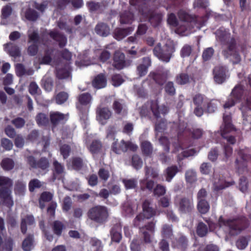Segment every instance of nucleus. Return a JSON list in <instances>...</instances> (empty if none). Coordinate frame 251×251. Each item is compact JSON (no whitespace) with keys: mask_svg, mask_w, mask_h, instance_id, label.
<instances>
[{"mask_svg":"<svg viewBox=\"0 0 251 251\" xmlns=\"http://www.w3.org/2000/svg\"><path fill=\"white\" fill-rule=\"evenodd\" d=\"M154 196L160 197L165 195L166 192V188L164 186L160 184L156 185L152 190Z\"/></svg>","mask_w":251,"mask_h":251,"instance_id":"nucleus-59","label":"nucleus"},{"mask_svg":"<svg viewBox=\"0 0 251 251\" xmlns=\"http://www.w3.org/2000/svg\"><path fill=\"white\" fill-rule=\"evenodd\" d=\"M53 170L52 179L54 181L56 179H60L61 175L64 172V168L63 165L56 160L53 162Z\"/></svg>","mask_w":251,"mask_h":251,"instance_id":"nucleus-33","label":"nucleus"},{"mask_svg":"<svg viewBox=\"0 0 251 251\" xmlns=\"http://www.w3.org/2000/svg\"><path fill=\"white\" fill-rule=\"evenodd\" d=\"M112 108L115 114L120 115H125L127 113L126 105L123 100H117L114 101Z\"/></svg>","mask_w":251,"mask_h":251,"instance_id":"nucleus-25","label":"nucleus"},{"mask_svg":"<svg viewBox=\"0 0 251 251\" xmlns=\"http://www.w3.org/2000/svg\"><path fill=\"white\" fill-rule=\"evenodd\" d=\"M106 137L108 140L113 141L116 139V135L117 133V131L115 126L110 125L108 126L106 130Z\"/></svg>","mask_w":251,"mask_h":251,"instance_id":"nucleus-49","label":"nucleus"},{"mask_svg":"<svg viewBox=\"0 0 251 251\" xmlns=\"http://www.w3.org/2000/svg\"><path fill=\"white\" fill-rule=\"evenodd\" d=\"M51 228L53 233L57 237H60L63 230L66 229V226L62 222L59 220H55L51 224Z\"/></svg>","mask_w":251,"mask_h":251,"instance_id":"nucleus-32","label":"nucleus"},{"mask_svg":"<svg viewBox=\"0 0 251 251\" xmlns=\"http://www.w3.org/2000/svg\"><path fill=\"white\" fill-rule=\"evenodd\" d=\"M134 21V14L129 10H125L120 14V22L122 25H130Z\"/></svg>","mask_w":251,"mask_h":251,"instance_id":"nucleus-29","label":"nucleus"},{"mask_svg":"<svg viewBox=\"0 0 251 251\" xmlns=\"http://www.w3.org/2000/svg\"><path fill=\"white\" fill-rule=\"evenodd\" d=\"M148 0H129L131 6H134L136 10L148 19V21L153 27L159 26L162 22L163 14L155 10L147 9Z\"/></svg>","mask_w":251,"mask_h":251,"instance_id":"nucleus-4","label":"nucleus"},{"mask_svg":"<svg viewBox=\"0 0 251 251\" xmlns=\"http://www.w3.org/2000/svg\"><path fill=\"white\" fill-rule=\"evenodd\" d=\"M216 36L223 48L222 54L224 57L226 59L232 57L233 64L240 63L241 57L238 50L237 40L229 30L220 28L217 30Z\"/></svg>","mask_w":251,"mask_h":251,"instance_id":"nucleus-3","label":"nucleus"},{"mask_svg":"<svg viewBox=\"0 0 251 251\" xmlns=\"http://www.w3.org/2000/svg\"><path fill=\"white\" fill-rule=\"evenodd\" d=\"M177 16L181 22L197 25L199 23V16L196 15L189 14L186 11L180 9L177 12Z\"/></svg>","mask_w":251,"mask_h":251,"instance_id":"nucleus-17","label":"nucleus"},{"mask_svg":"<svg viewBox=\"0 0 251 251\" xmlns=\"http://www.w3.org/2000/svg\"><path fill=\"white\" fill-rule=\"evenodd\" d=\"M122 182L126 190L134 189L137 186V181L134 179H123Z\"/></svg>","mask_w":251,"mask_h":251,"instance_id":"nucleus-63","label":"nucleus"},{"mask_svg":"<svg viewBox=\"0 0 251 251\" xmlns=\"http://www.w3.org/2000/svg\"><path fill=\"white\" fill-rule=\"evenodd\" d=\"M208 227L207 226L202 222H199L196 229L197 235L201 237H203L208 233Z\"/></svg>","mask_w":251,"mask_h":251,"instance_id":"nucleus-45","label":"nucleus"},{"mask_svg":"<svg viewBox=\"0 0 251 251\" xmlns=\"http://www.w3.org/2000/svg\"><path fill=\"white\" fill-rule=\"evenodd\" d=\"M148 106H150V109L156 120L160 118L161 114L164 116L169 112L167 106L165 105L160 106L157 100H151L147 103L144 104L141 108L140 113L142 116L146 117L150 114V110L148 108Z\"/></svg>","mask_w":251,"mask_h":251,"instance_id":"nucleus-7","label":"nucleus"},{"mask_svg":"<svg viewBox=\"0 0 251 251\" xmlns=\"http://www.w3.org/2000/svg\"><path fill=\"white\" fill-rule=\"evenodd\" d=\"M176 50L174 44L172 42H167L163 46L157 44L153 50V54L160 60L168 63Z\"/></svg>","mask_w":251,"mask_h":251,"instance_id":"nucleus-8","label":"nucleus"},{"mask_svg":"<svg viewBox=\"0 0 251 251\" xmlns=\"http://www.w3.org/2000/svg\"><path fill=\"white\" fill-rule=\"evenodd\" d=\"M232 184V182H227L223 180V179L219 178L217 181L216 178H215L213 186L214 190L218 191L231 185Z\"/></svg>","mask_w":251,"mask_h":251,"instance_id":"nucleus-40","label":"nucleus"},{"mask_svg":"<svg viewBox=\"0 0 251 251\" xmlns=\"http://www.w3.org/2000/svg\"><path fill=\"white\" fill-rule=\"evenodd\" d=\"M134 30L132 26L126 28H119L116 29L114 32V37L117 40L120 41L130 34Z\"/></svg>","mask_w":251,"mask_h":251,"instance_id":"nucleus-28","label":"nucleus"},{"mask_svg":"<svg viewBox=\"0 0 251 251\" xmlns=\"http://www.w3.org/2000/svg\"><path fill=\"white\" fill-rule=\"evenodd\" d=\"M25 184L22 180H17L15 182L14 191L16 194L23 195L25 190Z\"/></svg>","mask_w":251,"mask_h":251,"instance_id":"nucleus-48","label":"nucleus"},{"mask_svg":"<svg viewBox=\"0 0 251 251\" xmlns=\"http://www.w3.org/2000/svg\"><path fill=\"white\" fill-rule=\"evenodd\" d=\"M167 126V120L164 118L161 119L156 123L155 129L158 132H162L166 129Z\"/></svg>","mask_w":251,"mask_h":251,"instance_id":"nucleus-57","label":"nucleus"},{"mask_svg":"<svg viewBox=\"0 0 251 251\" xmlns=\"http://www.w3.org/2000/svg\"><path fill=\"white\" fill-rule=\"evenodd\" d=\"M238 155L241 158V160L236 159L235 161L236 167L239 174H242L245 171L247 170V160L248 158L247 155L243 153V151L240 150L238 152Z\"/></svg>","mask_w":251,"mask_h":251,"instance_id":"nucleus-21","label":"nucleus"},{"mask_svg":"<svg viewBox=\"0 0 251 251\" xmlns=\"http://www.w3.org/2000/svg\"><path fill=\"white\" fill-rule=\"evenodd\" d=\"M152 79L159 86H163L170 76V71L166 69H160L156 72L150 73Z\"/></svg>","mask_w":251,"mask_h":251,"instance_id":"nucleus-16","label":"nucleus"},{"mask_svg":"<svg viewBox=\"0 0 251 251\" xmlns=\"http://www.w3.org/2000/svg\"><path fill=\"white\" fill-rule=\"evenodd\" d=\"M178 209L180 213L190 214L194 210L193 200L188 197H182L178 202Z\"/></svg>","mask_w":251,"mask_h":251,"instance_id":"nucleus-14","label":"nucleus"},{"mask_svg":"<svg viewBox=\"0 0 251 251\" xmlns=\"http://www.w3.org/2000/svg\"><path fill=\"white\" fill-rule=\"evenodd\" d=\"M36 121L39 126H47L49 123V118L44 113H40L36 116Z\"/></svg>","mask_w":251,"mask_h":251,"instance_id":"nucleus-51","label":"nucleus"},{"mask_svg":"<svg viewBox=\"0 0 251 251\" xmlns=\"http://www.w3.org/2000/svg\"><path fill=\"white\" fill-rule=\"evenodd\" d=\"M4 47L10 56L15 58L21 56V50L19 47L15 44L9 42L4 44Z\"/></svg>","mask_w":251,"mask_h":251,"instance_id":"nucleus-26","label":"nucleus"},{"mask_svg":"<svg viewBox=\"0 0 251 251\" xmlns=\"http://www.w3.org/2000/svg\"><path fill=\"white\" fill-rule=\"evenodd\" d=\"M178 167L176 165H173L168 167L166 169V180L168 182H170L173 178L178 172Z\"/></svg>","mask_w":251,"mask_h":251,"instance_id":"nucleus-44","label":"nucleus"},{"mask_svg":"<svg viewBox=\"0 0 251 251\" xmlns=\"http://www.w3.org/2000/svg\"><path fill=\"white\" fill-rule=\"evenodd\" d=\"M34 235L28 234L22 242V247L24 251H31L34 248Z\"/></svg>","mask_w":251,"mask_h":251,"instance_id":"nucleus-31","label":"nucleus"},{"mask_svg":"<svg viewBox=\"0 0 251 251\" xmlns=\"http://www.w3.org/2000/svg\"><path fill=\"white\" fill-rule=\"evenodd\" d=\"M197 208L199 212L204 214L209 211L210 205L206 200H201V201H198Z\"/></svg>","mask_w":251,"mask_h":251,"instance_id":"nucleus-43","label":"nucleus"},{"mask_svg":"<svg viewBox=\"0 0 251 251\" xmlns=\"http://www.w3.org/2000/svg\"><path fill=\"white\" fill-rule=\"evenodd\" d=\"M213 74L214 81L219 84L224 83L229 76L227 68L221 65L215 67Z\"/></svg>","mask_w":251,"mask_h":251,"instance_id":"nucleus-13","label":"nucleus"},{"mask_svg":"<svg viewBox=\"0 0 251 251\" xmlns=\"http://www.w3.org/2000/svg\"><path fill=\"white\" fill-rule=\"evenodd\" d=\"M188 239L183 235L180 236L176 240L175 246L182 251H184L188 246Z\"/></svg>","mask_w":251,"mask_h":251,"instance_id":"nucleus-42","label":"nucleus"},{"mask_svg":"<svg viewBox=\"0 0 251 251\" xmlns=\"http://www.w3.org/2000/svg\"><path fill=\"white\" fill-rule=\"evenodd\" d=\"M98 174L100 179L104 182L108 180L110 176L109 171L104 168H100L98 172Z\"/></svg>","mask_w":251,"mask_h":251,"instance_id":"nucleus-58","label":"nucleus"},{"mask_svg":"<svg viewBox=\"0 0 251 251\" xmlns=\"http://www.w3.org/2000/svg\"><path fill=\"white\" fill-rule=\"evenodd\" d=\"M11 187H2L0 188V198L3 201L5 205L11 208L14 204L13 201L11 196Z\"/></svg>","mask_w":251,"mask_h":251,"instance_id":"nucleus-20","label":"nucleus"},{"mask_svg":"<svg viewBox=\"0 0 251 251\" xmlns=\"http://www.w3.org/2000/svg\"><path fill=\"white\" fill-rule=\"evenodd\" d=\"M143 213L137 215L133 220V225L135 227H139V233L142 236L144 242L150 244L152 242V236L155 232V222L151 221L144 226H141L145 219H149L156 215V210L151 206V202L145 200L142 203Z\"/></svg>","mask_w":251,"mask_h":251,"instance_id":"nucleus-2","label":"nucleus"},{"mask_svg":"<svg viewBox=\"0 0 251 251\" xmlns=\"http://www.w3.org/2000/svg\"><path fill=\"white\" fill-rule=\"evenodd\" d=\"M1 165L3 170L9 171L14 168V162L12 159L9 158H6L2 160Z\"/></svg>","mask_w":251,"mask_h":251,"instance_id":"nucleus-53","label":"nucleus"},{"mask_svg":"<svg viewBox=\"0 0 251 251\" xmlns=\"http://www.w3.org/2000/svg\"><path fill=\"white\" fill-rule=\"evenodd\" d=\"M141 149L143 155L146 157H150L153 152L152 145L148 141H144L142 142Z\"/></svg>","mask_w":251,"mask_h":251,"instance_id":"nucleus-36","label":"nucleus"},{"mask_svg":"<svg viewBox=\"0 0 251 251\" xmlns=\"http://www.w3.org/2000/svg\"><path fill=\"white\" fill-rule=\"evenodd\" d=\"M102 147V144L100 140H94L89 146L88 150L92 154H98L101 151Z\"/></svg>","mask_w":251,"mask_h":251,"instance_id":"nucleus-38","label":"nucleus"},{"mask_svg":"<svg viewBox=\"0 0 251 251\" xmlns=\"http://www.w3.org/2000/svg\"><path fill=\"white\" fill-rule=\"evenodd\" d=\"M77 100V102H76L77 109L82 113L88 112L92 100L91 94L88 92L82 93L78 95Z\"/></svg>","mask_w":251,"mask_h":251,"instance_id":"nucleus-11","label":"nucleus"},{"mask_svg":"<svg viewBox=\"0 0 251 251\" xmlns=\"http://www.w3.org/2000/svg\"><path fill=\"white\" fill-rule=\"evenodd\" d=\"M71 75V70L70 66L67 65L64 68H58L56 71V77L59 79L67 78Z\"/></svg>","mask_w":251,"mask_h":251,"instance_id":"nucleus-39","label":"nucleus"},{"mask_svg":"<svg viewBox=\"0 0 251 251\" xmlns=\"http://www.w3.org/2000/svg\"><path fill=\"white\" fill-rule=\"evenodd\" d=\"M131 164L135 169L139 170L142 167L143 161L139 155L134 154L132 157Z\"/></svg>","mask_w":251,"mask_h":251,"instance_id":"nucleus-55","label":"nucleus"},{"mask_svg":"<svg viewBox=\"0 0 251 251\" xmlns=\"http://www.w3.org/2000/svg\"><path fill=\"white\" fill-rule=\"evenodd\" d=\"M167 22L168 25L173 27H176L179 25V22L176 16L173 13L168 14Z\"/></svg>","mask_w":251,"mask_h":251,"instance_id":"nucleus-50","label":"nucleus"},{"mask_svg":"<svg viewBox=\"0 0 251 251\" xmlns=\"http://www.w3.org/2000/svg\"><path fill=\"white\" fill-rule=\"evenodd\" d=\"M223 125L221 126V134L222 137L226 139L230 144L233 145L236 143V139L233 135H230V133L235 130L232 124V118L230 113L223 115Z\"/></svg>","mask_w":251,"mask_h":251,"instance_id":"nucleus-9","label":"nucleus"},{"mask_svg":"<svg viewBox=\"0 0 251 251\" xmlns=\"http://www.w3.org/2000/svg\"><path fill=\"white\" fill-rule=\"evenodd\" d=\"M38 13L34 9L28 8L25 13V17L29 21H36L39 18Z\"/></svg>","mask_w":251,"mask_h":251,"instance_id":"nucleus-46","label":"nucleus"},{"mask_svg":"<svg viewBox=\"0 0 251 251\" xmlns=\"http://www.w3.org/2000/svg\"><path fill=\"white\" fill-rule=\"evenodd\" d=\"M72 200L69 196H66L63 201L62 204V209L63 212H67L71 209L72 206Z\"/></svg>","mask_w":251,"mask_h":251,"instance_id":"nucleus-52","label":"nucleus"},{"mask_svg":"<svg viewBox=\"0 0 251 251\" xmlns=\"http://www.w3.org/2000/svg\"><path fill=\"white\" fill-rule=\"evenodd\" d=\"M188 132L191 133L192 137L194 139H199L200 138L202 134V131L201 129L197 128L195 129H193L192 131L190 130H188L187 129H183L182 131L181 130H179L177 132V138L178 140L180 139L182 136L184 134H186Z\"/></svg>","mask_w":251,"mask_h":251,"instance_id":"nucleus-34","label":"nucleus"},{"mask_svg":"<svg viewBox=\"0 0 251 251\" xmlns=\"http://www.w3.org/2000/svg\"><path fill=\"white\" fill-rule=\"evenodd\" d=\"M112 66L118 70H121L130 66L132 61L130 59H126L125 54L121 51L116 50L113 54Z\"/></svg>","mask_w":251,"mask_h":251,"instance_id":"nucleus-10","label":"nucleus"},{"mask_svg":"<svg viewBox=\"0 0 251 251\" xmlns=\"http://www.w3.org/2000/svg\"><path fill=\"white\" fill-rule=\"evenodd\" d=\"M220 227L226 226L229 227V233L231 235L239 234L242 230L247 228L249 225L248 219L243 216H238L233 219L225 220L221 216L218 220Z\"/></svg>","mask_w":251,"mask_h":251,"instance_id":"nucleus-5","label":"nucleus"},{"mask_svg":"<svg viewBox=\"0 0 251 251\" xmlns=\"http://www.w3.org/2000/svg\"><path fill=\"white\" fill-rule=\"evenodd\" d=\"M96 115L97 120L104 125L106 121L111 118L112 112L108 107L100 106L97 108Z\"/></svg>","mask_w":251,"mask_h":251,"instance_id":"nucleus-18","label":"nucleus"},{"mask_svg":"<svg viewBox=\"0 0 251 251\" xmlns=\"http://www.w3.org/2000/svg\"><path fill=\"white\" fill-rule=\"evenodd\" d=\"M50 119L52 126L55 127L59 124L65 123L68 120V117L67 115L58 111L50 112Z\"/></svg>","mask_w":251,"mask_h":251,"instance_id":"nucleus-19","label":"nucleus"},{"mask_svg":"<svg viewBox=\"0 0 251 251\" xmlns=\"http://www.w3.org/2000/svg\"><path fill=\"white\" fill-rule=\"evenodd\" d=\"M87 216L90 221L98 226L103 225L108 220L109 209L106 206L96 205L88 209Z\"/></svg>","mask_w":251,"mask_h":251,"instance_id":"nucleus-6","label":"nucleus"},{"mask_svg":"<svg viewBox=\"0 0 251 251\" xmlns=\"http://www.w3.org/2000/svg\"><path fill=\"white\" fill-rule=\"evenodd\" d=\"M161 234L163 237L167 238H170L173 235L172 226L168 224L164 225L162 228Z\"/></svg>","mask_w":251,"mask_h":251,"instance_id":"nucleus-60","label":"nucleus"},{"mask_svg":"<svg viewBox=\"0 0 251 251\" xmlns=\"http://www.w3.org/2000/svg\"><path fill=\"white\" fill-rule=\"evenodd\" d=\"M193 77L185 73H182L178 74L176 76V82L179 85H185L189 83Z\"/></svg>","mask_w":251,"mask_h":251,"instance_id":"nucleus-37","label":"nucleus"},{"mask_svg":"<svg viewBox=\"0 0 251 251\" xmlns=\"http://www.w3.org/2000/svg\"><path fill=\"white\" fill-rule=\"evenodd\" d=\"M154 185V181L151 179H148L147 177L140 180V187L143 191L152 192Z\"/></svg>","mask_w":251,"mask_h":251,"instance_id":"nucleus-35","label":"nucleus"},{"mask_svg":"<svg viewBox=\"0 0 251 251\" xmlns=\"http://www.w3.org/2000/svg\"><path fill=\"white\" fill-rule=\"evenodd\" d=\"M41 181L37 178L31 179L28 183V189L30 192H33L36 188H40L42 187Z\"/></svg>","mask_w":251,"mask_h":251,"instance_id":"nucleus-62","label":"nucleus"},{"mask_svg":"<svg viewBox=\"0 0 251 251\" xmlns=\"http://www.w3.org/2000/svg\"><path fill=\"white\" fill-rule=\"evenodd\" d=\"M184 0H166L167 3V9H175L181 6Z\"/></svg>","mask_w":251,"mask_h":251,"instance_id":"nucleus-61","label":"nucleus"},{"mask_svg":"<svg viewBox=\"0 0 251 251\" xmlns=\"http://www.w3.org/2000/svg\"><path fill=\"white\" fill-rule=\"evenodd\" d=\"M214 53V50L212 47L207 48L205 49L202 54V59L204 61L210 60Z\"/></svg>","mask_w":251,"mask_h":251,"instance_id":"nucleus-64","label":"nucleus"},{"mask_svg":"<svg viewBox=\"0 0 251 251\" xmlns=\"http://www.w3.org/2000/svg\"><path fill=\"white\" fill-rule=\"evenodd\" d=\"M68 94L64 91H61L58 93L55 97V102L58 104H62L64 103L68 99Z\"/></svg>","mask_w":251,"mask_h":251,"instance_id":"nucleus-47","label":"nucleus"},{"mask_svg":"<svg viewBox=\"0 0 251 251\" xmlns=\"http://www.w3.org/2000/svg\"><path fill=\"white\" fill-rule=\"evenodd\" d=\"M72 168L77 171L81 170L84 166V161L80 157L75 156L71 160Z\"/></svg>","mask_w":251,"mask_h":251,"instance_id":"nucleus-41","label":"nucleus"},{"mask_svg":"<svg viewBox=\"0 0 251 251\" xmlns=\"http://www.w3.org/2000/svg\"><path fill=\"white\" fill-rule=\"evenodd\" d=\"M247 82L250 88H246L241 83L236 85L230 93V97L224 104V107L229 108L236 103L241 102L240 110L242 113L243 124H250V128H251V116L247 114V111H251V75L248 76Z\"/></svg>","mask_w":251,"mask_h":251,"instance_id":"nucleus-1","label":"nucleus"},{"mask_svg":"<svg viewBox=\"0 0 251 251\" xmlns=\"http://www.w3.org/2000/svg\"><path fill=\"white\" fill-rule=\"evenodd\" d=\"M28 43L38 44L40 43V36L37 31L34 30L28 33Z\"/></svg>","mask_w":251,"mask_h":251,"instance_id":"nucleus-54","label":"nucleus"},{"mask_svg":"<svg viewBox=\"0 0 251 251\" xmlns=\"http://www.w3.org/2000/svg\"><path fill=\"white\" fill-rule=\"evenodd\" d=\"M95 30L97 34L102 37H106L109 35L110 29L107 24L100 22L96 25Z\"/></svg>","mask_w":251,"mask_h":251,"instance_id":"nucleus-30","label":"nucleus"},{"mask_svg":"<svg viewBox=\"0 0 251 251\" xmlns=\"http://www.w3.org/2000/svg\"><path fill=\"white\" fill-rule=\"evenodd\" d=\"M92 85L97 89L105 87L107 85V78L105 74L100 73L95 76L92 81Z\"/></svg>","mask_w":251,"mask_h":251,"instance_id":"nucleus-24","label":"nucleus"},{"mask_svg":"<svg viewBox=\"0 0 251 251\" xmlns=\"http://www.w3.org/2000/svg\"><path fill=\"white\" fill-rule=\"evenodd\" d=\"M165 92L170 96H173L176 94V88L173 81H168L164 86Z\"/></svg>","mask_w":251,"mask_h":251,"instance_id":"nucleus-56","label":"nucleus"},{"mask_svg":"<svg viewBox=\"0 0 251 251\" xmlns=\"http://www.w3.org/2000/svg\"><path fill=\"white\" fill-rule=\"evenodd\" d=\"M35 221L34 216L32 214H27L21 218L20 223V228L21 232L25 234L27 230V226L34 225Z\"/></svg>","mask_w":251,"mask_h":251,"instance_id":"nucleus-22","label":"nucleus"},{"mask_svg":"<svg viewBox=\"0 0 251 251\" xmlns=\"http://www.w3.org/2000/svg\"><path fill=\"white\" fill-rule=\"evenodd\" d=\"M27 162L31 168L38 169L43 171H48L50 167V163L48 158L46 157H42L39 160L32 155L27 157Z\"/></svg>","mask_w":251,"mask_h":251,"instance_id":"nucleus-12","label":"nucleus"},{"mask_svg":"<svg viewBox=\"0 0 251 251\" xmlns=\"http://www.w3.org/2000/svg\"><path fill=\"white\" fill-rule=\"evenodd\" d=\"M48 34L51 39L58 43L60 48H63L66 45L67 39L63 34L58 31H50Z\"/></svg>","mask_w":251,"mask_h":251,"instance_id":"nucleus-23","label":"nucleus"},{"mask_svg":"<svg viewBox=\"0 0 251 251\" xmlns=\"http://www.w3.org/2000/svg\"><path fill=\"white\" fill-rule=\"evenodd\" d=\"M111 149V150L116 154H121L122 152H126V141L122 140L120 142L118 141V139L113 141Z\"/></svg>","mask_w":251,"mask_h":251,"instance_id":"nucleus-27","label":"nucleus"},{"mask_svg":"<svg viewBox=\"0 0 251 251\" xmlns=\"http://www.w3.org/2000/svg\"><path fill=\"white\" fill-rule=\"evenodd\" d=\"M111 242L119 243L122 239V225L119 220L115 219L110 230Z\"/></svg>","mask_w":251,"mask_h":251,"instance_id":"nucleus-15","label":"nucleus"}]
</instances>
